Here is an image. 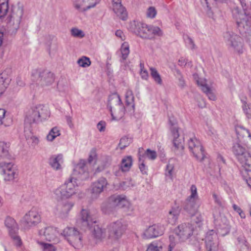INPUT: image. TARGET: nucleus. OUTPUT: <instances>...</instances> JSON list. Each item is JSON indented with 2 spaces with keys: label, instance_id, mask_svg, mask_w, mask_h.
Here are the masks:
<instances>
[{
  "label": "nucleus",
  "instance_id": "8",
  "mask_svg": "<svg viewBox=\"0 0 251 251\" xmlns=\"http://www.w3.org/2000/svg\"><path fill=\"white\" fill-rule=\"evenodd\" d=\"M190 192V195L186 199L184 209L191 216H193L200 206L197 188L195 185H191Z\"/></svg>",
  "mask_w": 251,
  "mask_h": 251
},
{
  "label": "nucleus",
  "instance_id": "30",
  "mask_svg": "<svg viewBox=\"0 0 251 251\" xmlns=\"http://www.w3.org/2000/svg\"><path fill=\"white\" fill-rule=\"evenodd\" d=\"M232 151L238 160L242 159V157L246 156V153H249L246 151L245 148L238 143L234 144L232 148Z\"/></svg>",
  "mask_w": 251,
  "mask_h": 251
},
{
  "label": "nucleus",
  "instance_id": "56",
  "mask_svg": "<svg viewBox=\"0 0 251 251\" xmlns=\"http://www.w3.org/2000/svg\"><path fill=\"white\" fill-rule=\"evenodd\" d=\"M6 111L3 108H0V126L3 124V121L5 117Z\"/></svg>",
  "mask_w": 251,
  "mask_h": 251
},
{
  "label": "nucleus",
  "instance_id": "60",
  "mask_svg": "<svg viewBox=\"0 0 251 251\" xmlns=\"http://www.w3.org/2000/svg\"><path fill=\"white\" fill-rule=\"evenodd\" d=\"M115 35L119 37L121 40H124V34L122 31L121 30H118L116 31Z\"/></svg>",
  "mask_w": 251,
  "mask_h": 251
},
{
  "label": "nucleus",
  "instance_id": "19",
  "mask_svg": "<svg viewBox=\"0 0 251 251\" xmlns=\"http://www.w3.org/2000/svg\"><path fill=\"white\" fill-rule=\"evenodd\" d=\"M38 76L37 84L42 87L51 85L54 80L53 74L48 70L40 71Z\"/></svg>",
  "mask_w": 251,
  "mask_h": 251
},
{
  "label": "nucleus",
  "instance_id": "20",
  "mask_svg": "<svg viewBox=\"0 0 251 251\" xmlns=\"http://www.w3.org/2000/svg\"><path fill=\"white\" fill-rule=\"evenodd\" d=\"M107 185V180L104 177H100L94 182L91 186L92 199H97L99 197L100 194L103 192Z\"/></svg>",
  "mask_w": 251,
  "mask_h": 251
},
{
  "label": "nucleus",
  "instance_id": "58",
  "mask_svg": "<svg viewBox=\"0 0 251 251\" xmlns=\"http://www.w3.org/2000/svg\"><path fill=\"white\" fill-rule=\"evenodd\" d=\"M140 74L142 78L147 79L148 78V73L146 70H142L140 71Z\"/></svg>",
  "mask_w": 251,
  "mask_h": 251
},
{
  "label": "nucleus",
  "instance_id": "45",
  "mask_svg": "<svg viewBox=\"0 0 251 251\" xmlns=\"http://www.w3.org/2000/svg\"><path fill=\"white\" fill-rule=\"evenodd\" d=\"M151 75L154 80L158 84H162V81L160 75L157 72V70L153 68H150Z\"/></svg>",
  "mask_w": 251,
  "mask_h": 251
},
{
  "label": "nucleus",
  "instance_id": "42",
  "mask_svg": "<svg viewBox=\"0 0 251 251\" xmlns=\"http://www.w3.org/2000/svg\"><path fill=\"white\" fill-rule=\"evenodd\" d=\"M77 63L80 67L86 68L91 65V61L89 58L83 56L77 60Z\"/></svg>",
  "mask_w": 251,
  "mask_h": 251
},
{
  "label": "nucleus",
  "instance_id": "55",
  "mask_svg": "<svg viewBox=\"0 0 251 251\" xmlns=\"http://www.w3.org/2000/svg\"><path fill=\"white\" fill-rule=\"evenodd\" d=\"M106 123L105 122L101 121L97 124V128L100 132H102L105 130Z\"/></svg>",
  "mask_w": 251,
  "mask_h": 251
},
{
  "label": "nucleus",
  "instance_id": "6",
  "mask_svg": "<svg viewBox=\"0 0 251 251\" xmlns=\"http://www.w3.org/2000/svg\"><path fill=\"white\" fill-rule=\"evenodd\" d=\"M107 107L109 109L112 120L118 121L125 114V107L120 96L114 93L109 97Z\"/></svg>",
  "mask_w": 251,
  "mask_h": 251
},
{
  "label": "nucleus",
  "instance_id": "49",
  "mask_svg": "<svg viewBox=\"0 0 251 251\" xmlns=\"http://www.w3.org/2000/svg\"><path fill=\"white\" fill-rule=\"evenodd\" d=\"M151 39H152L154 36H161L163 35V32L161 29L157 26H151Z\"/></svg>",
  "mask_w": 251,
  "mask_h": 251
},
{
  "label": "nucleus",
  "instance_id": "1",
  "mask_svg": "<svg viewBox=\"0 0 251 251\" xmlns=\"http://www.w3.org/2000/svg\"><path fill=\"white\" fill-rule=\"evenodd\" d=\"M244 10L242 13L238 7L232 11L233 18L236 20L237 28L240 33L245 37L251 36V14L247 11L251 10V2L246 0H239Z\"/></svg>",
  "mask_w": 251,
  "mask_h": 251
},
{
  "label": "nucleus",
  "instance_id": "41",
  "mask_svg": "<svg viewBox=\"0 0 251 251\" xmlns=\"http://www.w3.org/2000/svg\"><path fill=\"white\" fill-rule=\"evenodd\" d=\"M242 108L244 114L248 119H251V104L248 103L246 100H242Z\"/></svg>",
  "mask_w": 251,
  "mask_h": 251
},
{
  "label": "nucleus",
  "instance_id": "5",
  "mask_svg": "<svg viewBox=\"0 0 251 251\" xmlns=\"http://www.w3.org/2000/svg\"><path fill=\"white\" fill-rule=\"evenodd\" d=\"M48 107L42 104L31 106L25 112V121L29 124L36 123L40 120H45L50 117Z\"/></svg>",
  "mask_w": 251,
  "mask_h": 251
},
{
  "label": "nucleus",
  "instance_id": "39",
  "mask_svg": "<svg viewBox=\"0 0 251 251\" xmlns=\"http://www.w3.org/2000/svg\"><path fill=\"white\" fill-rule=\"evenodd\" d=\"M8 84V79L4 73L0 75V97L5 92Z\"/></svg>",
  "mask_w": 251,
  "mask_h": 251
},
{
  "label": "nucleus",
  "instance_id": "4",
  "mask_svg": "<svg viewBox=\"0 0 251 251\" xmlns=\"http://www.w3.org/2000/svg\"><path fill=\"white\" fill-rule=\"evenodd\" d=\"M229 232V227L226 223L224 224L223 226L219 225V227L217 228V232L213 230L208 231L204 239L207 251H218L219 244L218 234L225 236Z\"/></svg>",
  "mask_w": 251,
  "mask_h": 251
},
{
  "label": "nucleus",
  "instance_id": "26",
  "mask_svg": "<svg viewBox=\"0 0 251 251\" xmlns=\"http://www.w3.org/2000/svg\"><path fill=\"white\" fill-rule=\"evenodd\" d=\"M4 225L8 231L9 235L18 233L19 226L16 221L10 217H7L4 220Z\"/></svg>",
  "mask_w": 251,
  "mask_h": 251
},
{
  "label": "nucleus",
  "instance_id": "62",
  "mask_svg": "<svg viewBox=\"0 0 251 251\" xmlns=\"http://www.w3.org/2000/svg\"><path fill=\"white\" fill-rule=\"evenodd\" d=\"M188 43L190 44L191 49L194 48L195 44L192 39L189 37L188 38Z\"/></svg>",
  "mask_w": 251,
  "mask_h": 251
},
{
  "label": "nucleus",
  "instance_id": "37",
  "mask_svg": "<svg viewBox=\"0 0 251 251\" xmlns=\"http://www.w3.org/2000/svg\"><path fill=\"white\" fill-rule=\"evenodd\" d=\"M8 10V0H0V19L4 18Z\"/></svg>",
  "mask_w": 251,
  "mask_h": 251
},
{
  "label": "nucleus",
  "instance_id": "9",
  "mask_svg": "<svg viewBox=\"0 0 251 251\" xmlns=\"http://www.w3.org/2000/svg\"><path fill=\"white\" fill-rule=\"evenodd\" d=\"M224 39L227 45L239 53L243 51V41L242 38L233 31L228 30L224 33Z\"/></svg>",
  "mask_w": 251,
  "mask_h": 251
},
{
  "label": "nucleus",
  "instance_id": "35",
  "mask_svg": "<svg viewBox=\"0 0 251 251\" xmlns=\"http://www.w3.org/2000/svg\"><path fill=\"white\" fill-rule=\"evenodd\" d=\"M238 160L246 171H251V156L249 153Z\"/></svg>",
  "mask_w": 251,
  "mask_h": 251
},
{
  "label": "nucleus",
  "instance_id": "7",
  "mask_svg": "<svg viewBox=\"0 0 251 251\" xmlns=\"http://www.w3.org/2000/svg\"><path fill=\"white\" fill-rule=\"evenodd\" d=\"M73 179L69 178L64 183L53 191L57 199H68L72 198L77 193V187L80 183L75 182Z\"/></svg>",
  "mask_w": 251,
  "mask_h": 251
},
{
  "label": "nucleus",
  "instance_id": "21",
  "mask_svg": "<svg viewBox=\"0 0 251 251\" xmlns=\"http://www.w3.org/2000/svg\"><path fill=\"white\" fill-rule=\"evenodd\" d=\"M164 227L160 224H154L148 227L143 233L145 238H156L164 233Z\"/></svg>",
  "mask_w": 251,
  "mask_h": 251
},
{
  "label": "nucleus",
  "instance_id": "44",
  "mask_svg": "<svg viewBox=\"0 0 251 251\" xmlns=\"http://www.w3.org/2000/svg\"><path fill=\"white\" fill-rule=\"evenodd\" d=\"M236 132L239 138L240 137H250L249 131L242 126H238L236 128Z\"/></svg>",
  "mask_w": 251,
  "mask_h": 251
},
{
  "label": "nucleus",
  "instance_id": "23",
  "mask_svg": "<svg viewBox=\"0 0 251 251\" xmlns=\"http://www.w3.org/2000/svg\"><path fill=\"white\" fill-rule=\"evenodd\" d=\"M193 76L198 85L201 86V90L206 95L208 99L211 100H215L216 96L214 90L209 87L205 83V80L199 78L197 74H194Z\"/></svg>",
  "mask_w": 251,
  "mask_h": 251
},
{
  "label": "nucleus",
  "instance_id": "53",
  "mask_svg": "<svg viewBox=\"0 0 251 251\" xmlns=\"http://www.w3.org/2000/svg\"><path fill=\"white\" fill-rule=\"evenodd\" d=\"M161 249V246H158L157 243L153 242L150 244L146 251H159Z\"/></svg>",
  "mask_w": 251,
  "mask_h": 251
},
{
  "label": "nucleus",
  "instance_id": "33",
  "mask_svg": "<svg viewBox=\"0 0 251 251\" xmlns=\"http://www.w3.org/2000/svg\"><path fill=\"white\" fill-rule=\"evenodd\" d=\"M175 165V160L173 159H171L169 160L166 167L165 175L167 177L171 179H172L174 174Z\"/></svg>",
  "mask_w": 251,
  "mask_h": 251
},
{
  "label": "nucleus",
  "instance_id": "52",
  "mask_svg": "<svg viewBox=\"0 0 251 251\" xmlns=\"http://www.w3.org/2000/svg\"><path fill=\"white\" fill-rule=\"evenodd\" d=\"M145 155L148 158L151 160H154L157 157L156 151L150 149H147L146 150Z\"/></svg>",
  "mask_w": 251,
  "mask_h": 251
},
{
  "label": "nucleus",
  "instance_id": "40",
  "mask_svg": "<svg viewBox=\"0 0 251 251\" xmlns=\"http://www.w3.org/2000/svg\"><path fill=\"white\" fill-rule=\"evenodd\" d=\"M12 242L15 246L18 249H23V244L21 238L18 234V233H13L9 234Z\"/></svg>",
  "mask_w": 251,
  "mask_h": 251
},
{
  "label": "nucleus",
  "instance_id": "64",
  "mask_svg": "<svg viewBox=\"0 0 251 251\" xmlns=\"http://www.w3.org/2000/svg\"><path fill=\"white\" fill-rule=\"evenodd\" d=\"M197 220H195V222L197 224L201 222L202 220V218L201 215L199 214L197 216Z\"/></svg>",
  "mask_w": 251,
  "mask_h": 251
},
{
  "label": "nucleus",
  "instance_id": "13",
  "mask_svg": "<svg viewBox=\"0 0 251 251\" xmlns=\"http://www.w3.org/2000/svg\"><path fill=\"white\" fill-rule=\"evenodd\" d=\"M39 235L43 240L57 244L60 241V233L57 228L54 226H47L39 230Z\"/></svg>",
  "mask_w": 251,
  "mask_h": 251
},
{
  "label": "nucleus",
  "instance_id": "50",
  "mask_svg": "<svg viewBox=\"0 0 251 251\" xmlns=\"http://www.w3.org/2000/svg\"><path fill=\"white\" fill-rule=\"evenodd\" d=\"M130 139L127 137H123L121 139L119 146L121 149H124L130 143Z\"/></svg>",
  "mask_w": 251,
  "mask_h": 251
},
{
  "label": "nucleus",
  "instance_id": "17",
  "mask_svg": "<svg viewBox=\"0 0 251 251\" xmlns=\"http://www.w3.org/2000/svg\"><path fill=\"white\" fill-rule=\"evenodd\" d=\"M190 151L199 160L202 161L205 156L204 151L201 142L195 137H191L188 142Z\"/></svg>",
  "mask_w": 251,
  "mask_h": 251
},
{
  "label": "nucleus",
  "instance_id": "36",
  "mask_svg": "<svg viewBox=\"0 0 251 251\" xmlns=\"http://www.w3.org/2000/svg\"><path fill=\"white\" fill-rule=\"evenodd\" d=\"M126 102L127 106H131L132 109L134 110V97L131 90L128 89L125 94Z\"/></svg>",
  "mask_w": 251,
  "mask_h": 251
},
{
  "label": "nucleus",
  "instance_id": "34",
  "mask_svg": "<svg viewBox=\"0 0 251 251\" xmlns=\"http://www.w3.org/2000/svg\"><path fill=\"white\" fill-rule=\"evenodd\" d=\"M38 244L40 246L41 251H56V244L46 243L42 241H38Z\"/></svg>",
  "mask_w": 251,
  "mask_h": 251
},
{
  "label": "nucleus",
  "instance_id": "22",
  "mask_svg": "<svg viewBox=\"0 0 251 251\" xmlns=\"http://www.w3.org/2000/svg\"><path fill=\"white\" fill-rule=\"evenodd\" d=\"M99 0H75L74 6L79 12H85L94 7Z\"/></svg>",
  "mask_w": 251,
  "mask_h": 251
},
{
  "label": "nucleus",
  "instance_id": "48",
  "mask_svg": "<svg viewBox=\"0 0 251 251\" xmlns=\"http://www.w3.org/2000/svg\"><path fill=\"white\" fill-rule=\"evenodd\" d=\"M175 75L178 80V85L182 88L184 87L185 85V82L180 71L176 70Z\"/></svg>",
  "mask_w": 251,
  "mask_h": 251
},
{
  "label": "nucleus",
  "instance_id": "54",
  "mask_svg": "<svg viewBox=\"0 0 251 251\" xmlns=\"http://www.w3.org/2000/svg\"><path fill=\"white\" fill-rule=\"evenodd\" d=\"M232 207H233L234 210L236 212H237L239 214L241 218H244L245 217V214L243 213L242 209L238 206H237L235 204H233L232 205Z\"/></svg>",
  "mask_w": 251,
  "mask_h": 251
},
{
  "label": "nucleus",
  "instance_id": "18",
  "mask_svg": "<svg viewBox=\"0 0 251 251\" xmlns=\"http://www.w3.org/2000/svg\"><path fill=\"white\" fill-rule=\"evenodd\" d=\"M74 205V203L70 201H64L59 203L54 208V213L61 219L66 218Z\"/></svg>",
  "mask_w": 251,
  "mask_h": 251
},
{
  "label": "nucleus",
  "instance_id": "59",
  "mask_svg": "<svg viewBox=\"0 0 251 251\" xmlns=\"http://www.w3.org/2000/svg\"><path fill=\"white\" fill-rule=\"evenodd\" d=\"M212 196H213V199L214 200L215 202L216 203H217L219 205H221L222 204V203H221V201L220 199L219 198L218 196L215 193H213Z\"/></svg>",
  "mask_w": 251,
  "mask_h": 251
},
{
  "label": "nucleus",
  "instance_id": "2",
  "mask_svg": "<svg viewBox=\"0 0 251 251\" xmlns=\"http://www.w3.org/2000/svg\"><path fill=\"white\" fill-rule=\"evenodd\" d=\"M194 227L190 223H183L175 229L176 237L174 235L169 236L170 244L168 251H172L176 244L178 243V240L180 242H184L188 239L193 234Z\"/></svg>",
  "mask_w": 251,
  "mask_h": 251
},
{
  "label": "nucleus",
  "instance_id": "38",
  "mask_svg": "<svg viewBox=\"0 0 251 251\" xmlns=\"http://www.w3.org/2000/svg\"><path fill=\"white\" fill-rule=\"evenodd\" d=\"M60 135V130L57 126L52 128L46 136L48 141L52 142L55 138Z\"/></svg>",
  "mask_w": 251,
  "mask_h": 251
},
{
  "label": "nucleus",
  "instance_id": "43",
  "mask_svg": "<svg viewBox=\"0 0 251 251\" xmlns=\"http://www.w3.org/2000/svg\"><path fill=\"white\" fill-rule=\"evenodd\" d=\"M121 52L122 59L125 60L127 58L129 53V45L127 43L125 42L122 44L121 48Z\"/></svg>",
  "mask_w": 251,
  "mask_h": 251
},
{
  "label": "nucleus",
  "instance_id": "25",
  "mask_svg": "<svg viewBox=\"0 0 251 251\" xmlns=\"http://www.w3.org/2000/svg\"><path fill=\"white\" fill-rule=\"evenodd\" d=\"M171 130L174 138V147L178 150H182L184 149V139L183 138L179 136L178 127L174 126L172 127Z\"/></svg>",
  "mask_w": 251,
  "mask_h": 251
},
{
  "label": "nucleus",
  "instance_id": "11",
  "mask_svg": "<svg viewBox=\"0 0 251 251\" xmlns=\"http://www.w3.org/2000/svg\"><path fill=\"white\" fill-rule=\"evenodd\" d=\"M23 15V10L18 8L13 9L10 15L6 19L7 28L11 34L16 32L19 27L21 18Z\"/></svg>",
  "mask_w": 251,
  "mask_h": 251
},
{
  "label": "nucleus",
  "instance_id": "51",
  "mask_svg": "<svg viewBox=\"0 0 251 251\" xmlns=\"http://www.w3.org/2000/svg\"><path fill=\"white\" fill-rule=\"evenodd\" d=\"M97 159V153L96 150L95 149H93L89 154V158H88V162L90 164H95L96 162Z\"/></svg>",
  "mask_w": 251,
  "mask_h": 251
},
{
  "label": "nucleus",
  "instance_id": "12",
  "mask_svg": "<svg viewBox=\"0 0 251 251\" xmlns=\"http://www.w3.org/2000/svg\"><path fill=\"white\" fill-rule=\"evenodd\" d=\"M61 234L75 248L79 249L82 246L81 236L78 231L74 227L65 228Z\"/></svg>",
  "mask_w": 251,
  "mask_h": 251
},
{
  "label": "nucleus",
  "instance_id": "63",
  "mask_svg": "<svg viewBox=\"0 0 251 251\" xmlns=\"http://www.w3.org/2000/svg\"><path fill=\"white\" fill-rule=\"evenodd\" d=\"M186 64V61H185V59L183 58H181L179 59L178 60V64L180 66H183V65H184Z\"/></svg>",
  "mask_w": 251,
  "mask_h": 251
},
{
  "label": "nucleus",
  "instance_id": "27",
  "mask_svg": "<svg viewBox=\"0 0 251 251\" xmlns=\"http://www.w3.org/2000/svg\"><path fill=\"white\" fill-rule=\"evenodd\" d=\"M180 213V208L178 206L172 207L167 215L168 223L171 225L175 224L177 221Z\"/></svg>",
  "mask_w": 251,
  "mask_h": 251
},
{
  "label": "nucleus",
  "instance_id": "28",
  "mask_svg": "<svg viewBox=\"0 0 251 251\" xmlns=\"http://www.w3.org/2000/svg\"><path fill=\"white\" fill-rule=\"evenodd\" d=\"M63 162L62 154L55 155L51 156L49 159V164L51 168L56 170H60L62 169L61 164Z\"/></svg>",
  "mask_w": 251,
  "mask_h": 251
},
{
  "label": "nucleus",
  "instance_id": "46",
  "mask_svg": "<svg viewBox=\"0 0 251 251\" xmlns=\"http://www.w3.org/2000/svg\"><path fill=\"white\" fill-rule=\"evenodd\" d=\"M72 36L76 38H82L85 36L84 32L76 27H73L71 29Z\"/></svg>",
  "mask_w": 251,
  "mask_h": 251
},
{
  "label": "nucleus",
  "instance_id": "32",
  "mask_svg": "<svg viewBox=\"0 0 251 251\" xmlns=\"http://www.w3.org/2000/svg\"><path fill=\"white\" fill-rule=\"evenodd\" d=\"M132 165V158L131 156L124 157L121 163L120 169L123 172L128 171Z\"/></svg>",
  "mask_w": 251,
  "mask_h": 251
},
{
  "label": "nucleus",
  "instance_id": "31",
  "mask_svg": "<svg viewBox=\"0 0 251 251\" xmlns=\"http://www.w3.org/2000/svg\"><path fill=\"white\" fill-rule=\"evenodd\" d=\"M9 143L0 141V160L5 159L9 157Z\"/></svg>",
  "mask_w": 251,
  "mask_h": 251
},
{
  "label": "nucleus",
  "instance_id": "29",
  "mask_svg": "<svg viewBox=\"0 0 251 251\" xmlns=\"http://www.w3.org/2000/svg\"><path fill=\"white\" fill-rule=\"evenodd\" d=\"M113 10L116 15L122 20H126L127 17V14L125 7L121 4V2L113 4Z\"/></svg>",
  "mask_w": 251,
  "mask_h": 251
},
{
  "label": "nucleus",
  "instance_id": "61",
  "mask_svg": "<svg viewBox=\"0 0 251 251\" xmlns=\"http://www.w3.org/2000/svg\"><path fill=\"white\" fill-rule=\"evenodd\" d=\"M30 139L32 140V143L34 145H37L39 143L38 138L35 136L31 137Z\"/></svg>",
  "mask_w": 251,
  "mask_h": 251
},
{
  "label": "nucleus",
  "instance_id": "14",
  "mask_svg": "<svg viewBox=\"0 0 251 251\" xmlns=\"http://www.w3.org/2000/svg\"><path fill=\"white\" fill-rule=\"evenodd\" d=\"M126 230V226L121 220L111 223L107 226V236L112 241L120 238Z\"/></svg>",
  "mask_w": 251,
  "mask_h": 251
},
{
  "label": "nucleus",
  "instance_id": "24",
  "mask_svg": "<svg viewBox=\"0 0 251 251\" xmlns=\"http://www.w3.org/2000/svg\"><path fill=\"white\" fill-rule=\"evenodd\" d=\"M134 25L136 27V31L135 32H136L139 36L142 38L151 39V25H148L141 22L134 23Z\"/></svg>",
  "mask_w": 251,
  "mask_h": 251
},
{
  "label": "nucleus",
  "instance_id": "16",
  "mask_svg": "<svg viewBox=\"0 0 251 251\" xmlns=\"http://www.w3.org/2000/svg\"><path fill=\"white\" fill-rule=\"evenodd\" d=\"M110 201H113V204L111 205L108 202H103L101 204V210L105 213H109L111 208L113 206H118L120 207H128L130 205L129 201L126 199L125 196H117L111 197Z\"/></svg>",
  "mask_w": 251,
  "mask_h": 251
},
{
  "label": "nucleus",
  "instance_id": "57",
  "mask_svg": "<svg viewBox=\"0 0 251 251\" xmlns=\"http://www.w3.org/2000/svg\"><path fill=\"white\" fill-rule=\"evenodd\" d=\"M139 168L143 174H147V168L144 164L143 161L141 162V164L139 165Z\"/></svg>",
  "mask_w": 251,
  "mask_h": 251
},
{
  "label": "nucleus",
  "instance_id": "47",
  "mask_svg": "<svg viewBox=\"0 0 251 251\" xmlns=\"http://www.w3.org/2000/svg\"><path fill=\"white\" fill-rule=\"evenodd\" d=\"M146 14L147 18L154 19L156 16L157 10L154 7L150 6L147 8Z\"/></svg>",
  "mask_w": 251,
  "mask_h": 251
},
{
  "label": "nucleus",
  "instance_id": "15",
  "mask_svg": "<svg viewBox=\"0 0 251 251\" xmlns=\"http://www.w3.org/2000/svg\"><path fill=\"white\" fill-rule=\"evenodd\" d=\"M89 177V173L86 168V163L83 160H80L75 166L71 176L69 177L73 179L75 182L79 183V181L86 180Z\"/></svg>",
  "mask_w": 251,
  "mask_h": 251
},
{
  "label": "nucleus",
  "instance_id": "10",
  "mask_svg": "<svg viewBox=\"0 0 251 251\" xmlns=\"http://www.w3.org/2000/svg\"><path fill=\"white\" fill-rule=\"evenodd\" d=\"M41 221V215L34 208H32L24 216L21 224L25 230H29L36 226Z\"/></svg>",
  "mask_w": 251,
  "mask_h": 251
},
{
  "label": "nucleus",
  "instance_id": "3",
  "mask_svg": "<svg viewBox=\"0 0 251 251\" xmlns=\"http://www.w3.org/2000/svg\"><path fill=\"white\" fill-rule=\"evenodd\" d=\"M78 224L84 227H87L91 229L93 237L97 240H100L103 237V232L96 223V217L92 215L90 211L87 209H82L80 213V219Z\"/></svg>",
  "mask_w": 251,
  "mask_h": 251
}]
</instances>
